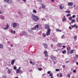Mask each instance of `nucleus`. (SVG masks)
<instances>
[{
  "label": "nucleus",
  "mask_w": 78,
  "mask_h": 78,
  "mask_svg": "<svg viewBox=\"0 0 78 78\" xmlns=\"http://www.w3.org/2000/svg\"><path fill=\"white\" fill-rule=\"evenodd\" d=\"M32 18L33 20L34 21H35L36 22H37L38 20L39 19V17H37V16H36L35 15L33 14L31 15Z\"/></svg>",
  "instance_id": "nucleus-1"
},
{
  "label": "nucleus",
  "mask_w": 78,
  "mask_h": 78,
  "mask_svg": "<svg viewBox=\"0 0 78 78\" xmlns=\"http://www.w3.org/2000/svg\"><path fill=\"white\" fill-rule=\"evenodd\" d=\"M51 32V30L50 29H49L48 30H47V32L46 33V34L47 36H49Z\"/></svg>",
  "instance_id": "nucleus-2"
},
{
  "label": "nucleus",
  "mask_w": 78,
  "mask_h": 78,
  "mask_svg": "<svg viewBox=\"0 0 78 78\" xmlns=\"http://www.w3.org/2000/svg\"><path fill=\"white\" fill-rule=\"evenodd\" d=\"M4 2H7L8 3H12V0H4Z\"/></svg>",
  "instance_id": "nucleus-3"
},
{
  "label": "nucleus",
  "mask_w": 78,
  "mask_h": 78,
  "mask_svg": "<svg viewBox=\"0 0 78 78\" xmlns=\"http://www.w3.org/2000/svg\"><path fill=\"white\" fill-rule=\"evenodd\" d=\"M45 26V29H50V26H49V25H48V24H46Z\"/></svg>",
  "instance_id": "nucleus-4"
},
{
  "label": "nucleus",
  "mask_w": 78,
  "mask_h": 78,
  "mask_svg": "<svg viewBox=\"0 0 78 78\" xmlns=\"http://www.w3.org/2000/svg\"><path fill=\"white\" fill-rule=\"evenodd\" d=\"M16 73H20L22 72V71L21 70H19V69H16Z\"/></svg>",
  "instance_id": "nucleus-5"
},
{
  "label": "nucleus",
  "mask_w": 78,
  "mask_h": 78,
  "mask_svg": "<svg viewBox=\"0 0 78 78\" xmlns=\"http://www.w3.org/2000/svg\"><path fill=\"white\" fill-rule=\"evenodd\" d=\"M51 58L52 59V60H55V59H56V57H55L53 56V55H51Z\"/></svg>",
  "instance_id": "nucleus-6"
},
{
  "label": "nucleus",
  "mask_w": 78,
  "mask_h": 78,
  "mask_svg": "<svg viewBox=\"0 0 78 78\" xmlns=\"http://www.w3.org/2000/svg\"><path fill=\"white\" fill-rule=\"evenodd\" d=\"M17 24L16 23H14L13 24V28H15L17 27Z\"/></svg>",
  "instance_id": "nucleus-7"
},
{
  "label": "nucleus",
  "mask_w": 78,
  "mask_h": 78,
  "mask_svg": "<svg viewBox=\"0 0 78 78\" xmlns=\"http://www.w3.org/2000/svg\"><path fill=\"white\" fill-rule=\"evenodd\" d=\"M15 61H16V60L15 59L12 60L11 62V64L12 66H13V65H14V62Z\"/></svg>",
  "instance_id": "nucleus-8"
},
{
  "label": "nucleus",
  "mask_w": 78,
  "mask_h": 78,
  "mask_svg": "<svg viewBox=\"0 0 78 78\" xmlns=\"http://www.w3.org/2000/svg\"><path fill=\"white\" fill-rule=\"evenodd\" d=\"M73 5V3L72 2H69L68 3V6H72Z\"/></svg>",
  "instance_id": "nucleus-9"
},
{
  "label": "nucleus",
  "mask_w": 78,
  "mask_h": 78,
  "mask_svg": "<svg viewBox=\"0 0 78 78\" xmlns=\"http://www.w3.org/2000/svg\"><path fill=\"white\" fill-rule=\"evenodd\" d=\"M59 8L60 9H62L64 8V5H60Z\"/></svg>",
  "instance_id": "nucleus-10"
},
{
  "label": "nucleus",
  "mask_w": 78,
  "mask_h": 78,
  "mask_svg": "<svg viewBox=\"0 0 78 78\" xmlns=\"http://www.w3.org/2000/svg\"><path fill=\"white\" fill-rule=\"evenodd\" d=\"M8 28H9V25H8V24H7L6 27L4 28V30H7Z\"/></svg>",
  "instance_id": "nucleus-11"
},
{
  "label": "nucleus",
  "mask_w": 78,
  "mask_h": 78,
  "mask_svg": "<svg viewBox=\"0 0 78 78\" xmlns=\"http://www.w3.org/2000/svg\"><path fill=\"white\" fill-rule=\"evenodd\" d=\"M22 34H23V35H25V36H26V35H27V33H26V32L25 31H22Z\"/></svg>",
  "instance_id": "nucleus-12"
},
{
  "label": "nucleus",
  "mask_w": 78,
  "mask_h": 78,
  "mask_svg": "<svg viewBox=\"0 0 78 78\" xmlns=\"http://www.w3.org/2000/svg\"><path fill=\"white\" fill-rule=\"evenodd\" d=\"M70 47L68 46L67 47V50L68 51H70Z\"/></svg>",
  "instance_id": "nucleus-13"
},
{
  "label": "nucleus",
  "mask_w": 78,
  "mask_h": 78,
  "mask_svg": "<svg viewBox=\"0 0 78 78\" xmlns=\"http://www.w3.org/2000/svg\"><path fill=\"white\" fill-rule=\"evenodd\" d=\"M58 47H62V44L61 43H58L57 44Z\"/></svg>",
  "instance_id": "nucleus-14"
},
{
  "label": "nucleus",
  "mask_w": 78,
  "mask_h": 78,
  "mask_svg": "<svg viewBox=\"0 0 78 78\" xmlns=\"http://www.w3.org/2000/svg\"><path fill=\"white\" fill-rule=\"evenodd\" d=\"M7 72L9 74L11 73V69H9L7 71Z\"/></svg>",
  "instance_id": "nucleus-15"
},
{
  "label": "nucleus",
  "mask_w": 78,
  "mask_h": 78,
  "mask_svg": "<svg viewBox=\"0 0 78 78\" xmlns=\"http://www.w3.org/2000/svg\"><path fill=\"white\" fill-rule=\"evenodd\" d=\"M44 47L45 48H47V47H48V46L47 45V44H44Z\"/></svg>",
  "instance_id": "nucleus-16"
},
{
  "label": "nucleus",
  "mask_w": 78,
  "mask_h": 78,
  "mask_svg": "<svg viewBox=\"0 0 78 78\" xmlns=\"http://www.w3.org/2000/svg\"><path fill=\"white\" fill-rule=\"evenodd\" d=\"M41 6H42V8L43 9H45V6L43 4H42Z\"/></svg>",
  "instance_id": "nucleus-17"
},
{
  "label": "nucleus",
  "mask_w": 78,
  "mask_h": 78,
  "mask_svg": "<svg viewBox=\"0 0 78 78\" xmlns=\"http://www.w3.org/2000/svg\"><path fill=\"white\" fill-rule=\"evenodd\" d=\"M74 51V50L72 49L71 50V51L70 52V54H72V53H73V51Z\"/></svg>",
  "instance_id": "nucleus-18"
},
{
  "label": "nucleus",
  "mask_w": 78,
  "mask_h": 78,
  "mask_svg": "<svg viewBox=\"0 0 78 78\" xmlns=\"http://www.w3.org/2000/svg\"><path fill=\"white\" fill-rule=\"evenodd\" d=\"M75 20H72L71 22V23H75Z\"/></svg>",
  "instance_id": "nucleus-19"
},
{
  "label": "nucleus",
  "mask_w": 78,
  "mask_h": 78,
  "mask_svg": "<svg viewBox=\"0 0 78 78\" xmlns=\"http://www.w3.org/2000/svg\"><path fill=\"white\" fill-rule=\"evenodd\" d=\"M36 29V28H39V26H38V25H36L34 27Z\"/></svg>",
  "instance_id": "nucleus-20"
},
{
  "label": "nucleus",
  "mask_w": 78,
  "mask_h": 78,
  "mask_svg": "<svg viewBox=\"0 0 78 78\" xmlns=\"http://www.w3.org/2000/svg\"><path fill=\"white\" fill-rule=\"evenodd\" d=\"M3 46L2 45V44H0V48H2V49H3Z\"/></svg>",
  "instance_id": "nucleus-21"
},
{
  "label": "nucleus",
  "mask_w": 78,
  "mask_h": 78,
  "mask_svg": "<svg viewBox=\"0 0 78 78\" xmlns=\"http://www.w3.org/2000/svg\"><path fill=\"white\" fill-rule=\"evenodd\" d=\"M77 37L76 36H74V41H76V39H77L76 38Z\"/></svg>",
  "instance_id": "nucleus-22"
},
{
  "label": "nucleus",
  "mask_w": 78,
  "mask_h": 78,
  "mask_svg": "<svg viewBox=\"0 0 78 78\" xmlns=\"http://www.w3.org/2000/svg\"><path fill=\"white\" fill-rule=\"evenodd\" d=\"M56 31H58V32H61V30H59V29H57L56 30Z\"/></svg>",
  "instance_id": "nucleus-23"
},
{
  "label": "nucleus",
  "mask_w": 78,
  "mask_h": 78,
  "mask_svg": "<svg viewBox=\"0 0 78 78\" xmlns=\"http://www.w3.org/2000/svg\"><path fill=\"white\" fill-rule=\"evenodd\" d=\"M44 55L47 54H48L47 51H44Z\"/></svg>",
  "instance_id": "nucleus-24"
},
{
  "label": "nucleus",
  "mask_w": 78,
  "mask_h": 78,
  "mask_svg": "<svg viewBox=\"0 0 78 78\" xmlns=\"http://www.w3.org/2000/svg\"><path fill=\"white\" fill-rule=\"evenodd\" d=\"M69 20H72V17L71 16L69 18Z\"/></svg>",
  "instance_id": "nucleus-25"
},
{
  "label": "nucleus",
  "mask_w": 78,
  "mask_h": 78,
  "mask_svg": "<svg viewBox=\"0 0 78 78\" xmlns=\"http://www.w3.org/2000/svg\"><path fill=\"white\" fill-rule=\"evenodd\" d=\"M33 12H34V13H37V12L36 10H33Z\"/></svg>",
  "instance_id": "nucleus-26"
},
{
  "label": "nucleus",
  "mask_w": 78,
  "mask_h": 78,
  "mask_svg": "<svg viewBox=\"0 0 78 78\" xmlns=\"http://www.w3.org/2000/svg\"><path fill=\"white\" fill-rule=\"evenodd\" d=\"M66 50L63 51H62V53L63 54H64V53H66Z\"/></svg>",
  "instance_id": "nucleus-27"
},
{
  "label": "nucleus",
  "mask_w": 78,
  "mask_h": 78,
  "mask_svg": "<svg viewBox=\"0 0 78 78\" xmlns=\"http://www.w3.org/2000/svg\"><path fill=\"white\" fill-rule=\"evenodd\" d=\"M38 70H39V71H41L42 70V68H40L39 69H38Z\"/></svg>",
  "instance_id": "nucleus-28"
},
{
  "label": "nucleus",
  "mask_w": 78,
  "mask_h": 78,
  "mask_svg": "<svg viewBox=\"0 0 78 78\" xmlns=\"http://www.w3.org/2000/svg\"><path fill=\"white\" fill-rule=\"evenodd\" d=\"M31 30H36V29H35V27H34L33 28H31Z\"/></svg>",
  "instance_id": "nucleus-29"
},
{
  "label": "nucleus",
  "mask_w": 78,
  "mask_h": 78,
  "mask_svg": "<svg viewBox=\"0 0 78 78\" xmlns=\"http://www.w3.org/2000/svg\"><path fill=\"white\" fill-rule=\"evenodd\" d=\"M43 36L44 37H46V34H45L44 33L43 34Z\"/></svg>",
  "instance_id": "nucleus-30"
},
{
  "label": "nucleus",
  "mask_w": 78,
  "mask_h": 78,
  "mask_svg": "<svg viewBox=\"0 0 78 78\" xmlns=\"http://www.w3.org/2000/svg\"><path fill=\"white\" fill-rule=\"evenodd\" d=\"M71 15L70 14H67L66 15V16L67 17H69V16H71Z\"/></svg>",
  "instance_id": "nucleus-31"
},
{
  "label": "nucleus",
  "mask_w": 78,
  "mask_h": 78,
  "mask_svg": "<svg viewBox=\"0 0 78 78\" xmlns=\"http://www.w3.org/2000/svg\"><path fill=\"white\" fill-rule=\"evenodd\" d=\"M67 76H68V78H70V75L69 74H68L67 75Z\"/></svg>",
  "instance_id": "nucleus-32"
},
{
  "label": "nucleus",
  "mask_w": 78,
  "mask_h": 78,
  "mask_svg": "<svg viewBox=\"0 0 78 78\" xmlns=\"http://www.w3.org/2000/svg\"><path fill=\"white\" fill-rule=\"evenodd\" d=\"M44 55H45V57H47V58H48V55L45 54Z\"/></svg>",
  "instance_id": "nucleus-33"
},
{
  "label": "nucleus",
  "mask_w": 78,
  "mask_h": 78,
  "mask_svg": "<svg viewBox=\"0 0 78 78\" xmlns=\"http://www.w3.org/2000/svg\"><path fill=\"white\" fill-rule=\"evenodd\" d=\"M49 76H51V77H52L53 76V74H52V73L50 74H49Z\"/></svg>",
  "instance_id": "nucleus-34"
},
{
  "label": "nucleus",
  "mask_w": 78,
  "mask_h": 78,
  "mask_svg": "<svg viewBox=\"0 0 78 78\" xmlns=\"http://www.w3.org/2000/svg\"><path fill=\"white\" fill-rule=\"evenodd\" d=\"M66 18H64L62 19L63 22H64V21H66Z\"/></svg>",
  "instance_id": "nucleus-35"
},
{
  "label": "nucleus",
  "mask_w": 78,
  "mask_h": 78,
  "mask_svg": "<svg viewBox=\"0 0 78 78\" xmlns=\"http://www.w3.org/2000/svg\"><path fill=\"white\" fill-rule=\"evenodd\" d=\"M29 32L30 33H31L33 32V31L31 30H29Z\"/></svg>",
  "instance_id": "nucleus-36"
},
{
  "label": "nucleus",
  "mask_w": 78,
  "mask_h": 78,
  "mask_svg": "<svg viewBox=\"0 0 78 78\" xmlns=\"http://www.w3.org/2000/svg\"><path fill=\"white\" fill-rule=\"evenodd\" d=\"M55 71L56 72H58V71H59V69H55Z\"/></svg>",
  "instance_id": "nucleus-37"
},
{
  "label": "nucleus",
  "mask_w": 78,
  "mask_h": 78,
  "mask_svg": "<svg viewBox=\"0 0 78 78\" xmlns=\"http://www.w3.org/2000/svg\"><path fill=\"white\" fill-rule=\"evenodd\" d=\"M66 13H70V11L68 10V11H66Z\"/></svg>",
  "instance_id": "nucleus-38"
},
{
  "label": "nucleus",
  "mask_w": 78,
  "mask_h": 78,
  "mask_svg": "<svg viewBox=\"0 0 78 78\" xmlns=\"http://www.w3.org/2000/svg\"><path fill=\"white\" fill-rule=\"evenodd\" d=\"M3 78H7V77H6V76H3Z\"/></svg>",
  "instance_id": "nucleus-39"
},
{
  "label": "nucleus",
  "mask_w": 78,
  "mask_h": 78,
  "mask_svg": "<svg viewBox=\"0 0 78 78\" xmlns=\"http://www.w3.org/2000/svg\"><path fill=\"white\" fill-rule=\"evenodd\" d=\"M62 73H60V76H59V77H62Z\"/></svg>",
  "instance_id": "nucleus-40"
},
{
  "label": "nucleus",
  "mask_w": 78,
  "mask_h": 78,
  "mask_svg": "<svg viewBox=\"0 0 78 78\" xmlns=\"http://www.w3.org/2000/svg\"><path fill=\"white\" fill-rule=\"evenodd\" d=\"M50 73H51V71H48L47 72V73L48 74H50Z\"/></svg>",
  "instance_id": "nucleus-41"
},
{
  "label": "nucleus",
  "mask_w": 78,
  "mask_h": 78,
  "mask_svg": "<svg viewBox=\"0 0 78 78\" xmlns=\"http://www.w3.org/2000/svg\"><path fill=\"white\" fill-rule=\"evenodd\" d=\"M18 14H19L20 15H21V13H20V11H19L18 12Z\"/></svg>",
  "instance_id": "nucleus-42"
},
{
  "label": "nucleus",
  "mask_w": 78,
  "mask_h": 78,
  "mask_svg": "<svg viewBox=\"0 0 78 78\" xmlns=\"http://www.w3.org/2000/svg\"><path fill=\"white\" fill-rule=\"evenodd\" d=\"M64 36H65L64 35H62L61 37L62 39H63V38L64 37Z\"/></svg>",
  "instance_id": "nucleus-43"
},
{
  "label": "nucleus",
  "mask_w": 78,
  "mask_h": 78,
  "mask_svg": "<svg viewBox=\"0 0 78 78\" xmlns=\"http://www.w3.org/2000/svg\"><path fill=\"white\" fill-rule=\"evenodd\" d=\"M13 69H15L16 70V69H17V68L15 66L14 67Z\"/></svg>",
  "instance_id": "nucleus-44"
},
{
  "label": "nucleus",
  "mask_w": 78,
  "mask_h": 78,
  "mask_svg": "<svg viewBox=\"0 0 78 78\" xmlns=\"http://www.w3.org/2000/svg\"><path fill=\"white\" fill-rule=\"evenodd\" d=\"M73 72H74V73H76V70H73Z\"/></svg>",
  "instance_id": "nucleus-45"
},
{
  "label": "nucleus",
  "mask_w": 78,
  "mask_h": 78,
  "mask_svg": "<svg viewBox=\"0 0 78 78\" xmlns=\"http://www.w3.org/2000/svg\"><path fill=\"white\" fill-rule=\"evenodd\" d=\"M75 15H74L73 16V18H75Z\"/></svg>",
  "instance_id": "nucleus-46"
},
{
  "label": "nucleus",
  "mask_w": 78,
  "mask_h": 78,
  "mask_svg": "<svg viewBox=\"0 0 78 78\" xmlns=\"http://www.w3.org/2000/svg\"><path fill=\"white\" fill-rule=\"evenodd\" d=\"M69 30H72V27H69Z\"/></svg>",
  "instance_id": "nucleus-47"
},
{
  "label": "nucleus",
  "mask_w": 78,
  "mask_h": 78,
  "mask_svg": "<svg viewBox=\"0 0 78 78\" xmlns=\"http://www.w3.org/2000/svg\"><path fill=\"white\" fill-rule=\"evenodd\" d=\"M75 57H76V58H78V55H76Z\"/></svg>",
  "instance_id": "nucleus-48"
},
{
  "label": "nucleus",
  "mask_w": 78,
  "mask_h": 78,
  "mask_svg": "<svg viewBox=\"0 0 78 78\" xmlns=\"http://www.w3.org/2000/svg\"><path fill=\"white\" fill-rule=\"evenodd\" d=\"M38 2H42V0H38Z\"/></svg>",
  "instance_id": "nucleus-49"
},
{
  "label": "nucleus",
  "mask_w": 78,
  "mask_h": 78,
  "mask_svg": "<svg viewBox=\"0 0 78 78\" xmlns=\"http://www.w3.org/2000/svg\"><path fill=\"white\" fill-rule=\"evenodd\" d=\"M18 2H21L20 0H18Z\"/></svg>",
  "instance_id": "nucleus-50"
},
{
  "label": "nucleus",
  "mask_w": 78,
  "mask_h": 78,
  "mask_svg": "<svg viewBox=\"0 0 78 78\" xmlns=\"http://www.w3.org/2000/svg\"><path fill=\"white\" fill-rule=\"evenodd\" d=\"M51 1L52 2H55V0H51Z\"/></svg>",
  "instance_id": "nucleus-51"
},
{
  "label": "nucleus",
  "mask_w": 78,
  "mask_h": 78,
  "mask_svg": "<svg viewBox=\"0 0 78 78\" xmlns=\"http://www.w3.org/2000/svg\"><path fill=\"white\" fill-rule=\"evenodd\" d=\"M30 64H32L33 62L31 61H30Z\"/></svg>",
  "instance_id": "nucleus-52"
},
{
  "label": "nucleus",
  "mask_w": 78,
  "mask_h": 78,
  "mask_svg": "<svg viewBox=\"0 0 78 78\" xmlns=\"http://www.w3.org/2000/svg\"><path fill=\"white\" fill-rule=\"evenodd\" d=\"M23 2H26V0H23Z\"/></svg>",
  "instance_id": "nucleus-53"
},
{
  "label": "nucleus",
  "mask_w": 78,
  "mask_h": 78,
  "mask_svg": "<svg viewBox=\"0 0 78 78\" xmlns=\"http://www.w3.org/2000/svg\"><path fill=\"white\" fill-rule=\"evenodd\" d=\"M65 66L64 65L63 66V68H65Z\"/></svg>",
  "instance_id": "nucleus-54"
},
{
  "label": "nucleus",
  "mask_w": 78,
  "mask_h": 78,
  "mask_svg": "<svg viewBox=\"0 0 78 78\" xmlns=\"http://www.w3.org/2000/svg\"><path fill=\"white\" fill-rule=\"evenodd\" d=\"M76 26V25L75 24H74L73 26V27H75V26Z\"/></svg>",
  "instance_id": "nucleus-55"
},
{
  "label": "nucleus",
  "mask_w": 78,
  "mask_h": 78,
  "mask_svg": "<svg viewBox=\"0 0 78 78\" xmlns=\"http://www.w3.org/2000/svg\"><path fill=\"white\" fill-rule=\"evenodd\" d=\"M13 33H14V34H15V33H16V31H13Z\"/></svg>",
  "instance_id": "nucleus-56"
},
{
  "label": "nucleus",
  "mask_w": 78,
  "mask_h": 78,
  "mask_svg": "<svg viewBox=\"0 0 78 78\" xmlns=\"http://www.w3.org/2000/svg\"><path fill=\"white\" fill-rule=\"evenodd\" d=\"M62 47H63V48H65L66 46H63Z\"/></svg>",
  "instance_id": "nucleus-57"
},
{
  "label": "nucleus",
  "mask_w": 78,
  "mask_h": 78,
  "mask_svg": "<svg viewBox=\"0 0 78 78\" xmlns=\"http://www.w3.org/2000/svg\"><path fill=\"white\" fill-rule=\"evenodd\" d=\"M78 28V26H76V28Z\"/></svg>",
  "instance_id": "nucleus-58"
},
{
  "label": "nucleus",
  "mask_w": 78,
  "mask_h": 78,
  "mask_svg": "<svg viewBox=\"0 0 78 78\" xmlns=\"http://www.w3.org/2000/svg\"><path fill=\"white\" fill-rule=\"evenodd\" d=\"M53 63L54 64H55V61H53Z\"/></svg>",
  "instance_id": "nucleus-59"
},
{
  "label": "nucleus",
  "mask_w": 78,
  "mask_h": 78,
  "mask_svg": "<svg viewBox=\"0 0 78 78\" xmlns=\"http://www.w3.org/2000/svg\"><path fill=\"white\" fill-rule=\"evenodd\" d=\"M32 64H35V63H34V62L32 63Z\"/></svg>",
  "instance_id": "nucleus-60"
},
{
  "label": "nucleus",
  "mask_w": 78,
  "mask_h": 78,
  "mask_svg": "<svg viewBox=\"0 0 78 78\" xmlns=\"http://www.w3.org/2000/svg\"><path fill=\"white\" fill-rule=\"evenodd\" d=\"M76 64L77 65H78V62H76Z\"/></svg>",
  "instance_id": "nucleus-61"
},
{
  "label": "nucleus",
  "mask_w": 78,
  "mask_h": 78,
  "mask_svg": "<svg viewBox=\"0 0 78 78\" xmlns=\"http://www.w3.org/2000/svg\"><path fill=\"white\" fill-rule=\"evenodd\" d=\"M51 47H53V44H51Z\"/></svg>",
  "instance_id": "nucleus-62"
},
{
  "label": "nucleus",
  "mask_w": 78,
  "mask_h": 78,
  "mask_svg": "<svg viewBox=\"0 0 78 78\" xmlns=\"http://www.w3.org/2000/svg\"><path fill=\"white\" fill-rule=\"evenodd\" d=\"M66 62V63H68V62H69V61Z\"/></svg>",
  "instance_id": "nucleus-63"
},
{
  "label": "nucleus",
  "mask_w": 78,
  "mask_h": 78,
  "mask_svg": "<svg viewBox=\"0 0 78 78\" xmlns=\"http://www.w3.org/2000/svg\"><path fill=\"white\" fill-rule=\"evenodd\" d=\"M76 20H78V17H77V18H76Z\"/></svg>",
  "instance_id": "nucleus-64"
}]
</instances>
